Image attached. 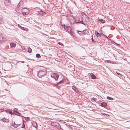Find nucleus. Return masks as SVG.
<instances>
[{
    "instance_id": "obj_24",
    "label": "nucleus",
    "mask_w": 130,
    "mask_h": 130,
    "mask_svg": "<svg viewBox=\"0 0 130 130\" xmlns=\"http://www.w3.org/2000/svg\"><path fill=\"white\" fill-rule=\"evenodd\" d=\"M19 26V27H21V28L23 30H24V27L21 26L20 25Z\"/></svg>"
},
{
    "instance_id": "obj_5",
    "label": "nucleus",
    "mask_w": 130,
    "mask_h": 130,
    "mask_svg": "<svg viewBox=\"0 0 130 130\" xmlns=\"http://www.w3.org/2000/svg\"><path fill=\"white\" fill-rule=\"evenodd\" d=\"M5 4L6 5H9L10 4V2L9 0H5L4 2Z\"/></svg>"
},
{
    "instance_id": "obj_41",
    "label": "nucleus",
    "mask_w": 130,
    "mask_h": 130,
    "mask_svg": "<svg viewBox=\"0 0 130 130\" xmlns=\"http://www.w3.org/2000/svg\"><path fill=\"white\" fill-rule=\"evenodd\" d=\"M1 34H2L1 33H0V35H1Z\"/></svg>"
},
{
    "instance_id": "obj_31",
    "label": "nucleus",
    "mask_w": 130,
    "mask_h": 130,
    "mask_svg": "<svg viewBox=\"0 0 130 130\" xmlns=\"http://www.w3.org/2000/svg\"><path fill=\"white\" fill-rule=\"evenodd\" d=\"M76 23H79V22H75Z\"/></svg>"
},
{
    "instance_id": "obj_26",
    "label": "nucleus",
    "mask_w": 130,
    "mask_h": 130,
    "mask_svg": "<svg viewBox=\"0 0 130 130\" xmlns=\"http://www.w3.org/2000/svg\"><path fill=\"white\" fill-rule=\"evenodd\" d=\"M116 73L118 75H122L119 72H116Z\"/></svg>"
},
{
    "instance_id": "obj_27",
    "label": "nucleus",
    "mask_w": 130,
    "mask_h": 130,
    "mask_svg": "<svg viewBox=\"0 0 130 130\" xmlns=\"http://www.w3.org/2000/svg\"><path fill=\"white\" fill-rule=\"evenodd\" d=\"M91 39H92V41L93 42H94L93 41V37H92V38H91Z\"/></svg>"
},
{
    "instance_id": "obj_28",
    "label": "nucleus",
    "mask_w": 130,
    "mask_h": 130,
    "mask_svg": "<svg viewBox=\"0 0 130 130\" xmlns=\"http://www.w3.org/2000/svg\"><path fill=\"white\" fill-rule=\"evenodd\" d=\"M15 109H16V108H15L14 109V111H13V112L14 113V111H17L16 110H15Z\"/></svg>"
},
{
    "instance_id": "obj_44",
    "label": "nucleus",
    "mask_w": 130,
    "mask_h": 130,
    "mask_svg": "<svg viewBox=\"0 0 130 130\" xmlns=\"http://www.w3.org/2000/svg\"><path fill=\"white\" fill-rule=\"evenodd\" d=\"M22 128H23V127H22Z\"/></svg>"
},
{
    "instance_id": "obj_20",
    "label": "nucleus",
    "mask_w": 130,
    "mask_h": 130,
    "mask_svg": "<svg viewBox=\"0 0 130 130\" xmlns=\"http://www.w3.org/2000/svg\"><path fill=\"white\" fill-rule=\"evenodd\" d=\"M58 85H57V84L56 85H55V87L58 89H59L60 88V87Z\"/></svg>"
},
{
    "instance_id": "obj_29",
    "label": "nucleus",
    "mask_w": 130,
    "mask_h": 130,
    "mask_svg": "<svg viewBox=\"0 0 130 130\" xmlns=\"http://www.w3.org/2000/svg\"><path fill=\"white\" fill-rule=\"evenodd\" d=\"M113 43L115 44H116L115 42L113 41Z\"/></svg>"
},
{
    "instance_id": "obj_18",
    "label": "nucleus",
    "mask_w": 130,
    "mask_h": 130,
    "mask_svg": "<svg viewBox=\"0 0 130 130\" xmlns=\"http://www.w3.org/2000/svg\"><path fill=\"white\" fill-rule=\"evenodd\" d=\"M14 125H18V126H19L20 125H21V124L20 123H17L16 124L14 122H13V123H12Z\"/></svg>"
},
{
    "instance_id": "obj_2",
    "label": "nucleus",
    "mask_w": 130,
    "mask_h": 130,
    "mask_svg": "<svg viewBox=\"0 0 130 130\" xmlns=\"http://www.w3.org/2000/svg\"><path fill=\"white\" fill-rule=\"evenodd\" d=\"M47 73L46 71L40 70L37 73L38 76L39 77L41 78L45 75Z\"/></svg>"
},
{
    "instance_id": "obj_6",
    "label": "nucleus",
    "mask_w": 130,
    "mask_h": 130,
    "mask_svg": "<svg viewBox=\"0 0 130 130\" xmlns=\"http://www.w3.org/2000/svg\"><path fill=\"white\" fill-rule=\"evenodd\" d=\"M107 105L105 103L103 102L101 104V106L104 107H105Z\"/></svg>"
},
{
    "instance_id": "obj_40",
    "label": "nucleus",
    "mask_w": 130,
    "mask_h": 130,
    "mask_svg": "<svg viewBox=\"0 0 130 130\" xmlns=\"http://www.w3.org/2000/svg\"><path fill=\"white\" fill-rule=\"evenodd\" d=\"M67 28H68L69 27H67Z\"/></svg>"
},
{
    "instance_id": "obj_1",
    "label": "nucleus",
    "mask_w": 130,
    "mask_h": 130,
    "mask_svg": "<svg viewBox=\"0 0 130 130\" xmlns=\"http://www.w3.org/2000/svg\"><path fill=\"white\" fill-rule=\"evenodd\" d=\"M51 75L52 77L55 79L56 81L58 82L57 83V85L61 84L63 82L62 80H61V79H60L59 77V75L58 74L52 73H51Z\"/></svg>"
},
{
    "instance_id": "obj_45",
    "label": "nucleus",
    "mask_w": 130,
    "mask_h": 130,
    "mask_svg": "<svg viewBox=\"0 0 130 130\" xmlns=\"http://www.w3.org/2000/svg\"><path fill=\"white\" fill-rule=\"evenodd\" d=\"M1 72H0V73Z\"/></svg>"
},
{
    "instance_id": "obj_33",
    "label": "nucleus",
    "mask_w": 130,
    "mask_h": 130,
    "mask_svg": "<svg viewBox=\"0 0 130 130\" xmlns=\"http://www.w3.org/2000/svg\"><path fill=\"white\" fill-rule=\"evenodd\" d=\"M101 34H102L103 35V36H105V35H104V34H103L102 33Z\"/></svg>"
},
{
    "instance_id": "obj_17",
    "label": "nucleus",
    "mask_w": 130,
    "mask_h": 130,
    "mask_svg": "<svg viewBox=\"0 0 130 130\" xmlns=\"http://www.w3.org/2000/svg\"><path fill=\"white\" fill-rule=\"evenodd\" d=\"M107 98L110 100H113V99L111 97H110L109 96H107Z\"/></svg>"
},
{
    "instance_id": "obj_25",
    "label": "nucleus",
    "mask_w": 130,
    "mask_h": 130,
    "mask_svg": "<svg viewBox=\"0 0 130 130\" xmlns=\"http://www.w3.org/2000/svg\"><path fill=\"white\" fill-rule=\"evenodd\" d=\"M79 23H82L83 24H84V23H83V21H79Z\"/></svg>"
},
{
    "instance_id": "obj_22",
    "label": "nucleus",
    "mask_w": 130,
    "mask_h": 130,
    "mask_svg": "<svg viewBox=\"0 0 130 130\" xmlns=\"http://www.w3.org/2000/svg\"><path fill=\"white\" fill-rule=\"evenodd\" d=\"M12 125L15 128H17V127L18 126V125H14L13 124H12Z\"/></svg>"
},
{
    "instance_id": "obj_9",
    "label": "nucleus",
    "mask_w": 130,
    "mask_h": 130,
    "mask_svg": "<svg viewBox=\"0 0 130 130\" xmlns=\"http://www.w3.org/2000/svg\"><path fill=\"white\" fill-rule=\"evenodd\" d=\"M96 35L98 37H100L101 36V35L98 32L95 31Z\"/></svg>"
},
{
    "instance_id": "obj_34",
    "label": "nucleus",
    "mask_w": 130,
    "mask_h": 130,
    "mask_svg": "<svg viewBox=\"0 0 130 130\" xmlns=\"http://www.w3.org/2000/svg\"><path fill=\"white\" fill-rule=\"evenodd\" d=\"M105 37H106V38H107V37L106 36V35H105Z\"/></svg>"
},
{
    "instance_id": "obj_30",
    "label": "nucleus",
    "mask_w": 130,
    "mask_h": 130,
    "mask_svg": "<svg viewBox=\"0 0 130 130\" xmlns=\"http://www.w3.org/2000/svg\"><path fill=\"white\" fill-rule=\"evenodd\" d=\"M58 44H59V45H60L61 44V43H60V42H59L58 43Z\"/></svg>"
},
{
    "instance_id": "obj_10",
    "label": "nucleus",
    "mask_w": 130,
    "mask_h": 130,
    "mask_svg": "<svg viewBox=\"0 0 130 130\" xmlns=\"http://www.w3.org/2000/svg\"><path fill=\"white\" fill-rule=\"evenodd\" d=\"M1 121L4 122H8V120L7 119L3 118L1 120Z\"/></svg>"
},
{
    "instance_id": "obj_11",
    "label": "nucleus",
    "mask_w": 130,
    "mask_h": 130,
    "mask_svg": "<svg viewBox=\"0 0 130 130\" xmlns=\"http://www.w3.org/2000/svg\"><path fill=\"white\" fill-rule=\"evenodd\" d=\"M10 45L11 47H15V44L12 42L10 43Z\"/></svg>"
},
{
    "instance_id": "obj_43",
    "label": "nucleus",
    "mask_w": 130,
    "mask_h": 130,
    "mask_svg": "<svg viewBox=\"0 0 130 130\" xmlns=\"http://www.w3.org/2000/svg\"><path fill=\"white\" fill-rule=\"evenodd\" d=\"M22 49H23V48H22Z\"/></svg>"
},
{
    "instance_id": "obj_21",
    "label": "nucleus",
    "mask_w": 130,
    "mask_h": 130,
    "mask_svg": "<svg viewBox=\"0 0 130 130\" xmlns=\"http://www.w3.org/2000/svg\"><path fill=\"white\" fill-rule=\"evenodd\" d=\"M46 13H45L44 12H42V14L43 16H45L46 15Z\"/></svg>"
},
{
    "instance_id": "obj_35",
    "label": "nucleus",
    "mask_w": 130,
    "mask_h": 130,
    "mask_svg": "<svg viewBox=\"0 0 130 130\" xmlns=\"http://www.w3.org/2000/svg\"><path fill=\"white\" fill-rule=\"evenodd\" d=\"M58 125H59V126H60V125L58 123Z\"/></svg>"
},
{
    "instance_id": "obj_16",
    "label": "nucleus",
    "mask_w": 130,
    "mask_h": 130,
    "mask_svg": "<svg viewBox=\"0 0 130 130\" xmlns=\"http://www.w3.org/2000/svg\"><path fill=\"white\" fill-rule=\"evenodd\" d=\"M36 57L37 58H39L41 57V56L40 54H37L36 55Z\"/></svg>"
},
{
    "instance_id": "obj_3",
    "label": "nucleus",
    "mask_w": 130,
    "mask_h": 130,
    "mask_svg": "<svg viewBox=\"0 0 130 130\" xmlns=\"http://www.w3.org/2000/svg\"><path fill=\"white\" fill-rule=\"evenodd\" d=\"M22 12L24 15H25L28 14L29 12V10L28 9L24 8L22 10Z\"/></svg>"
},
{
    "instance_id": "obj_37",
    "label": "nucleus",
    "mask_w": 130,
    "mask_h": 130,
    "mask_svg": "<svg viewBox=\"0 0 130 130\" xmlns=\"http://www.w3.org/2000/svg\"><path fill=\"white\" fill-rule=\"evenodd\" d=\"M100 32H100L102 31V30H100Z\"/></svg>"
},
{
    "instance_id": "obj_8",
    "label": "nucleus",
    "mask_w": 130,
    "mask_h": 130,
    "mask_svg": "<svg viewBox=\"0 0 130 130\" xmlns=\"http://www.w3.org/2000/svg\"><path fill=\"white\" fill-rule=\"evenodd\" d=\"M90 75L91 76L92 78L93 79H96V77L95 76L93 73H91V74Z\"/></svg>"
},
{
    "instance_id": "obj_36",
    "label": "nucleus",
    "mask_w": 130,
    "mask_h": 130,
    "mask_svg": "<svg viewBox=\"0 0 130 130\" xmlns=\"http://www.w3.org/2000/svg\"><path fill=\"white\" fill-rule=\"evenodd\" d=\"M100 32H100L102 31V30H100Z\"/></svg>"
},
{
    "instance_id": "obj_42",
    "label": "nucleus",
    "mask_w": 130,
    "mask_h": 130,
    "mask_svg": "<svg viewBox=\"0 0 130 130\" xmlns=\"http://www.w3.org/2000/svg\"><path fill=\"white\" fill-rule=\"evenodd\" d=\"M22 49H23V48H22Z\"/></svg>"
},
{
    "instance_id": "obj_12",
    "label": "nucleus",
    "mask_w": 130,
    "mask_h": 130,
    "mask_svg": "<svg viewBox=\"0 0 130 130\" xmlns=\"http://www.w3.org/2000/svg\"><path fill=\"white\" fill-rule=\"evenodd\" d=\"M72 89L74 90L75 92H78V90L77 88L75 87L74 86L72 87Z\"/></svg>"
},
{
    "instance_id": "obj_23",
    "label": "nucleus",
    "mask_w": 130,
    "mask_h": 130,
    "mask_svg": "<svg viewBox=\"0 0 130 130\" xmlns=\"http://www.w3.org/2000/svg\"><path fill=\"white\" fill-rule=\"evenodd\" d=\"M62 26L64 28V29H66V27H65V24L62 25Z\"/></svg>"
},
{
    "instance_id": "obj_19",
    "label": "nucleus",
    "mask_w": 130,
    "mask_h": 130,
    "mask_svg": "<svg viewBox=\"0 0 130 130\" xmlns=\"http://www.w3.org/2000/svg\"><path fill=\"white\" fill-rule=\"evenodd\" d=\"M96 99L95 98H92L91 99V100L92 101H96Z\"/></svg>"
},
{
    "instance_id": "obj_13",
    "label": "nucleus",
    "mask_w": 130,
    "mask_h": 130,
    "mask_svg": "<svg viewBox=\"0 0 130 130\" xmlns=\"http://www.w3.org/2000/svg\"><path fill=\"white\" fill-rule=\"evenodd\" d=\"M98 20L100 21L102 23H104V21L103 19H99Z\"/></svg>"
},
{
    "instance_id": "obj_4",
    "label": "nucleus",
    "mask_w": 130,
    "mask_h": 130,
    "mask_svg": "<svg viewBox=\"0 0 130 130\" xmlns=\"http://www.w3.org/2000/svg\"><path fill=\"white\" fill-rule=\"evenodd\" d=\"M6 40L5 38H4L3 37H0V43L5 42Z\"/></svg>"
},
{
    "instance_id": "obj_14",
    "label": "nucleus",
    "mask_w": 130,
    "mask_h": 130,
    "mask_svg": "<svg viewBox=\"0 0 130 130\" xmlns=\"http://www.w3.org/2000/svg\"><path fill=\"white\" fill-rule=\"evenodd\" d=\"M14 114H15L16 115H18V116H20L21 115V114L20 113H19L17 111H14Z\"/></svg>"
},
{
    "instance_id": "obj_39",
    "label": "nucleus",
    "mask_w": 130,
    "mask_h": 130,
    "mask_svg": "<svg viewBox=\"0 0 130 130\" xmlns=\"http://www.w3.org/2000/svg\"><path fill=\"white\" fill-rule=\"evenodd\" d=\"M24 62V61H22V63H23Z\"/></svg>"
},
{
    "instance_id": "obj_32",
    "label": "nucleus",
    "mask_w": 130,
    "mask_h": 130,
    "mask_svg": "<svg viewBox=\"0 0 130 130\" xmlns=\"http://www.w3.org/2000/svg\"><path fill=\"white\" fill-rule=\"evenodd\" d=\"M27 120H28L29 119V117H27Z\"/></svg>"
},
{
    "instance_id": "obj_15",
    "label": "nucleus",
    "mask_w": 130,
    "mask_h": 130,
    "mask_svg": "<svg viewBox=\"0 0 130 130\" xmlns=\"http://www.w3.org/2000/svg\"><path fill=\"white\" fill-rule=\"evenodd\" d=\"M28 52L29 53H30L31 52H32V49L30 47H29L28 50Z\"/></svg>"
},
{
    "instance_id": "obj_7",
    "label": "nucleus",
    "mask_w": 130,
    "mask_h": 130,
    "mask_svg": "<svg viewBox=\"0 0 130 130\" xmlns=\"http://www.w3.org/2000/svg\"><path fill=\"white\" fill-rule=\"evenodd\" d=\"M4 23V20L3 18L0 17V24H3Z\"/></svg>"
},
{
    "instance_id": "obj_38",
    "label": "nucleus",
    "mask_w": 130,
    "mask_h": 130,
    "mask_svg": "<svg viewBox=\"0 0 130 130\" xmlns=\"http://www.w3.org/2000/svg\"><path fill=\"white\" fill-rule=\"evenodd\" d=\"M37 13H37V14H38V13H39V12H37Z\"/></svg>"
}]
</instances>
